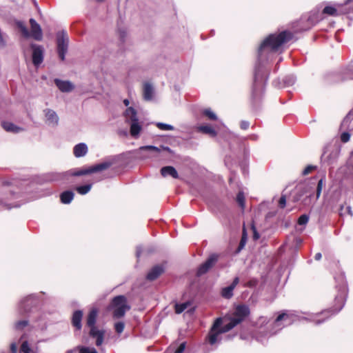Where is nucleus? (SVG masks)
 I'll list each match as a JSON object with an SVG mask.
<instances>
[{"label":"nucleus","mask_w":353,"mask_h":353,"mask_svg":"<svg viewBox=\"0 0 353 353\" xmlns=\"http://www.w3.org/2000/svg\"><path fill=\"white\" fill-rule=\"evenodd\" d=\"M292 39V34L288 31H283L279 34H270L260 46L259 57H261L263 52L270 50L277 51L279 48Z\"/></svg>","instance_id":"f257e3e1"},{"label":"nucleus","mask_w":353,"mask_h":353,"mask_svg":"<svg viewBox=\"0 0 353 353\" xmlns=\"http://www.w3.org/2000/svg\"><path fill=\"white\" fill-rule=\"evenodd\" d=\"M97 314L98 310L97 308H92L87 317V325L90 327V336L96 339V345L100 346L103 342L105 331L103 330H99L95 326Z\"/></svg>","instance_id":"f03ea898"},{"label":"nucleus","mask_w":353,"mask_h":353,"mask_svg":"<svg viewBox=\"0 0 353 353\" xmlns=\"http://www.w3.org/2000/svg\"><path fill=\"white\" fill-rule=\"evenodd\" d=\"M109 310H113V317L119 319L123 317L125 312L130 309L127 303L126 298L123 295L115 296L108 307Z\"/></svg>","instance_id":"7ed1b4c3"},{"label":"nucleus","mask_w":353,"mask_h":353,"mask_svg":"<svg viewBox=\"0 0 353 353\" xmlns=\"http://www.w3.org/2000/svg\"><path fill=\"white\" fill-rule=\"evenodd\" d=\"M125 116L127 119L131 121L130 129V135L134 138H138L142 130V125L139 121L136 110L132 107L128 108L125 110Z\"/></svg>","instance_id":"20e7f679"},{"label":"nucleus","mask_w":353,"mask_h":353,"mask_svg":"<svg viewBox=\"0 0 353 353\" xmlns=\"http://www.w3.org/2000/svg\"><path fill=\"white\" fill-rule=\"evenodd\" d=\"M57 37V51L61 61L65 60V56L68 51V37L65 31L59 32Z\"/></svg>","instance_id":"39448f33"},{"label":"nucleus","mask_w":353,"mask_h":353,"mask_svg":"<svg viewBox=\"0 0 353 353\" xmlns=\"http://www.w3.org/2000/svg\"><path fill=\"white\" fill-rule=\"evenodd\" d=\"M219 256L216 254H211L208 259L197 269L196 275L200 276L207 273L217 262Z\"/></svg>","instance_id":"423d86ee"},{"label":"nucleus","mask_w":353,"mask_h":353,"mask_svg":"<svg viewBox=\"0 0 353 353\" xmlns=\"http://www.w3.org/2000/svg\"><path fill=\"white\" fill-rule=\"evenodd\" d=\"M221 324L222 320L221 318L216 319L214 321L208 334V341L211 345L216 343L219 339V336L223 334L219 329Z\"/></svg>","instance_id":"0eeeda50"},{"label":"nucleus","mask_w":353,"mask_h":353,"mask_svg":"<svg viewBox=\"0 0 353 353\" xmlns=\"http://www.w3.org/2000/svg\"><path fill=\"white\" fill-rule=\"evenodd\" d=\"M31 48L32 50V63L36 67H38L43 61V48L41 46L32 44Z\"/></svg>","instance_id":"6e6552de"},{"label":"nucleus","mask_w":353,"mask_h":353,"mask_svg":"<svg viewBox=\"0 0 353 353\" xmlns=\"http://www.w3.org/2000/svg\"><path fill=\"white\" fill-rule=\"evenodd\" d=\"M250 308L245 305H240L236 307L234 316L232 317L235 321H239L241 323L249 314Z\"/></svg>","instance_id":"1a4fd4ad"},{"label":"nucleus","mask_w":353,"mask_h":353,"mask_svg":"<svg viewBox=\"0 0 353 353\" xmlns=\"http://www.w3.org/2000/svg\"><path fill=\"white\" fill-rule=\"evenodd\" d=\"M30 23L31 26V34H30V36L37 41H41L43 37L41 26L34 19H30Z\"/></svg>","instance_id":"9d476101"},{"label":"nucleus","mask_w":353,"mask_h":353,"mask_svg":"<svg viewBox=\"0 0 353 353\" xmlns=\"http://www.w3.org/2000/svg\"><path fill=\"white\" fill-rule=\"evenodd\" d=\"M239 282V277H235L232 284L221 290V296L225 299H230L233 296V290Z\"/></svg>","instance_id":"9b49d317"},{"label":"nucleus","mask_w":353,"mask_h":353,"mask_svg":"<svg viewBox=\"0 0 353 353\" xmlns=\"http://www.w3.org/2000/svg\"><path fill=\"white\" fill-rule=\"evenodd\" d=\"M54 83L57 88L63 92H71L74 88V85L69 81H62L56 79Z\"/></svg>","instance_id":"f8f14e48"},{"label":"nucleus","mask_w":353,"mask_h":353,"mask_svg":"<svg viewBox=\"0 0 353 353\" xmlns=\"http://www.w3.org/2000/svg\"><path fill=\"white\" fill-rule=\"evenodd\" d=\"M164 271L163 266L155 265L148 273L146 278L149 281H154L157 279Z\"/></svg>","instance_id":"ddd939ff"},{"label":"nucleus","mask_w":353,"mask_h":353,"mask_svg":"<svg viewBox=\"0 0 353 353\" xmlns=\"http://www.w3.org/2000/svg\"><path fill=\"white\" fill-rule=\"evenodd\" d=\"M45 114L49 125H56L58 124L59 117L54 111L47 109L45 110Z\"/></svg>","instance_id":"4468645a"},{"label":"nucleus","mask_w":353,"mask_h":353,"mask_svg":"<svg viewBox=\"0 0 353 353\" xmlns=\"http://www.w3.org/2000/svg\"><path fill=\"white\" fill-rule=\"evenodd\" d=\"M161 174L163 176H171L174 179H178L179 174L176 170L172 166H165L161 169Z\"/></svg>","instance_id":"2eb2a0df"},{"label":"nucleus","mask_w":353,"mask_h":353,"mask_svg":"<svg viewBox=\"0 0 353 353\" xmlns=\"http://www.w3.org/2000/svg\"><path fill=\"white\" fill-rule=\"evenodd\" d=\"M83 317V312L81 310H77L74 312L72 319V323L74 327H75L77 330H81V320Z\"/></svg>","instance_id":"dca6fc26"},{"label":"nucleus","mask_w":353,"mask_h":353,"mask_svg":"<svg viewBox=\"0 0 353 353\" xmlns=\"http://www.w3.org/2000/svg\"><path fill=\"white\" fill-rule=\"evenodd\" d=\"M73 152L76 157H81L87 154L88 147L86 144L81 143L74 146Z\"/></svg>","instance_id":"f3484780"},{"label":"nucleus","mask_w":353,"mask_h":353,"mask_svg":"<svg viewBox=\"0 0 353 353\" xmlns=\"http://www.w3.org/2000/svg\"><path fill=\"white\" fill-rule=\"evenodd\" d=\"M154 94V88L152 85L148 83H145L143 85V98L146 101H150L152 99Z\"/></svg>","instance_id":"a211bd4d"},{"label":"nucleus","mask_w":353,"mask_h":353,"mask_svg":"<svg viewBox=\"0 0 353 353\" xmlns=\"http://www.w3.org/2000/svg\"><path fill=\"white\" fill-rule=\"evenodd\" d=\"M60 198L63 203L68 204L72 201L74 193L72 191H65L61 194Z\"/></svg>","instance_id":"6ab92c4d"},{"label":"nucleus","mask_w":353,"mask_h":353,"mask_svg":"<svg viewBox=\"0 0 353 353\" xmlns=\"http://www.w3.org/2000/svg\"><path fill=\"white\" fill-rule=\"evenodd\" d=\"M2 127L7 132H19L22 130V129L19 127L16 126L12 123L10 122H3L2 123Z\"/></svg>","instance_id":"aec40b11"},{"label":"nucleus","mask_w":353,"mask_h":353,"mask_svg":"<svg viewBox=\"0 0 353 353\" xmlns=\"http://www.w3.org/2000/svg\"><path fill=\"white\" fill-rule=\"evenodd\" d=\"M238 324H239V321H235L232 318H231L230 321L228 323L225 324L222 327H221V326H220L219 329L221 330V332L225 333V332H227L231 330L232 328H234Z\"/></svg>","instance_id":"412c9836"},{"label":"nucleus","mask_w":353,"mask_h":353,"mask_svg":"<svg viewBox=\"0 0 353 353\" xmlns=\"http://www.w3.org/2000/svg\"><path fill=\"white\" fill-rule=\"evenodd\" d=\"M200 132H202L205 134H208L211 137H216V131L209 125H201L198 128Z\"/></svg>","instance_id":"4be33fe9"},{"label":"nucleus","mask_w":353,"mask_h":353,"mask_svg":"<svg viewBox=\"0 0 353 353\" xmlns=\"http://www.w3.org/2000/svg\"><path fill=\"white\" fill-rule=\"evenodd\" d=\"M353 119V109L349 112L345 119L343 120L341 127L345 129L349 128L350 121Z\"/></svg>","instance_id":"5701e85b"},{"label":"nucleus","mask_w":353,"mask_h":353,"mask_svg":"<svg viewBox=\"0 0 353 353\" xmlns=\"http://www.w3.org/2000/svg\"><path fill=\"white\" fill-rule=\"evenodd\" d=\"M289 318V315L285 312L280 314L274 322V326L277 327L279 330H281L282 327L280 325V322L283 320H286Z\"/></svg>","instance_id":"b1692460"},{"label":"nucleus","mask_w":353,"mask_h":353,"mask_svg":"<svg viewBox=\"0 0 353 353\" xmlns=\"http://www.w3.org/2000/svg\"><path fill=\"white\" fill-rule=\"evenodd\" d=\"M110 166V163L108 162L102 163L100 164L95 165L92 168V173L104 170Z\"/></svg>","instance_id":"393cba45"},{"label":"nucleus","mask_w":353,"mask_h":353,"mask_svg":"<svg viewBox=\"0 0 353 353\" xmlns=\"http://www.w3.org/2000/svg\"><path fill=\"white\" fill-rule=\"evenodd\" d=\"M186 347V343L183 342L181 343L177 348H175V346L172 345L170 347L169 351L173 352L172 353H183Z\"/></svg>","instance_id":"a878e982"},{"label":"nucleus","mask_w":353,"mask_h":353,"mask_svg":"<svg viewBox=\"0 0 353 353\" xmlns=\"http://www.w3.org/2000/svg\"><path fill=\"white\" fill-rule=\"evenodd\" d=\"M91 188H92V185L88 184V185L77 187L76 190L80 194H85L91 190Z\"/></svg>","instance_id":"bb28decb"},{"label":"nucleus","mask_w":353,"mask_h":353,"mask_svg":"<svg viewBox=\"0 0 353 353\" xmlns=\"http://www.w3.org/2000/svg\"><path fill=\"white\" fill-rule=\"evenodd\" d=\"M323 14H326L331 16H336L338 15L337 10L332 6H326L324 8L323 10Z\"/></svg>","instance_id":"cd10ccee"},{"label":"nucleus","mask_w":353,"mask_h":353,"mask_svg":"<svg viewBox=\"0 0 353 353\" xmlns=\"http://www.w3.org/2000/svg\"><path fill=\"white\" fill-rule=\"evenodd\" d=\"M189 305H190L189 302L176 304L175 305V312L176 314H181L188 307V306Z\"/></svg>","instance_id":"c85d7f7f"},{"label":"nucleus","mask_w":353,"mask_h":353,"mask_svg":"<svg viewBox=\"0 0 353 353\" xmlns=\"http://www.w3.org/2000/svg\"><path fill=\"white\" fill-rule=\"evenodd\" d=\"M21 351L23 353H34L33 350L30 348L29 343L27 341L22 343L21 346Z\"/></svg>","instance_id":"c756f323"},{"label":"nucleus","mask_w":353,"mask_h":353,"mask_svg":"<svg viewBox=\"0 0 353 353\" xmlns=\"http://www.w3.org/2000/svg\"><path fill=\"white\" fill-rule=\"evenodd\" d=\"M203 114L208 117L209 119L215 121L217 119L216 114L210 109H205L203 110Z\"/></svg>","instance_id":"7c9ffc66"},{"label":"nucleus","mask_w":353,"mask_h":353,"mask_svg":"<svg viewBox=\"0 0 353 353\" xmlns=\"http://www.w3.org/2000/svg\"><path fill=\"white\" fill-rule=\"evenodd\" d=\"M236 201L242 209L245 208V196L243 192H239L236 196Z\"/></svg>","instance_id":"2f4dec72"},{"label":"nucleus","mask_w":353,"mask_h":353,"mask_svg":"<svg viewBox=\"0 0 353 353\" xmlns=\"http://www.w3.org/2000/svg\"><path fill=\"white\" fill-rule=\"evenodd\" d=\"M79 353H98L94 347H79Z\"/></svg>","instance_id":"473e14b6"},{"label":"nucleus","mask_w":353,"mask_h":353,"mask_svg":"<svg viewBox=\"0 0 353 353\" xmlns=\"http://www.w3.org/2000/svg\"><path fill=\"white\" fill-rule=\"evenodd\" d=\"M139 151L148 150V151H152V152H160V149L159 148H157L156 146H153V145L141 146L139 148Z\"/></svg>","instance_id":"72a5a7b5"},{"label":"nucleus","mask_w":353,"mask_h":353,"mask_svg":"<svg viewBox=\"0 0 353 353\" xmlns=\"http://www.w3.org/2000/svg\"><path fill=\"white\" fill-rule=\"evenodd\" d=\"M157 126L159 129L161 130H173L174 127L171 125L163 123H157Z\"/></svg>","instance_id":"f704fd0d"},{"label":"nucleus","mask_w":353,"mask_h":353,"mask_svg":"<svg viewBox=\"0 0 353 353\" xmlns=\"http://www.w3.org/2000/svg\"><path fill=\"white\" fill-rule=\"evenodd\" d=\"M18 27L21 29V31L25 37H30V32L28 30L27 28L23 25L22 22L18 23Z\"/></svg>","instance_id":"c9c22d12"},{"label":"nucleus","mask_w":353,"mask_h":353,"mask_svg":"<svg viewBox=\"0 0 353 353\" xmlns=\"http://www.w3.org/2000/svg\"><path fill=\"white\" fill-rule=\"evenodd\" d=\"M124 327H125V325L123 322H117L114 325L115 331L118 334L122 333L124 330Z\"/></svg>","instance_id":"e433bc0d"},{"label":"nucleus","mask_w":353,"mask_h":353,"mask_svg":"<svg viewBox=\"0 0 353 353\" xmlns=\"http://www.w3.org/2000/svg\"><path fill=\"white\" fill-rule=\"evenodd\" d=\"M92 173V168H90L88 169H84L79 170L78 172H76L73 174L74 176H81L85 174H88Z\"/></svg>","instance_id":"4c0bfd02"},{"label":"nucleus","mask_w":353,"mask_h":353,"mask_svg":"<svg viewBox=\"0 0 353 353\" xmlns=\"http://www.w3.org/2000/svg\"><path fill=\"white\" fill-rule=\"evenodd\" d=\"M324 185V179H321L318 182V185H317V188H316V198L318 199L320 195H321V190H322V188H323V186Z\"/></svg>","instance_id":"58836bf2"},{"label":"nucleus","mask_w":353,"mask_h":353,"mask_svg":"<svg viewBox=\"0 0 353 353\" xmlns=\"http://www.w3.org/2000/svg\"><path fill=\"white\" fill-rule=\"evenodd\" d=\"M309 221V216L307 214H302L298 219L299 225H305Z\"/></svg>","instance_id":"ea45409f"},{"label":"nucleus","mask_w":353,"mask_h":353,"mask_svg":"<svg viewBox=\"0 0 353 353\" xmlns=\"http://www.w3.org/2000/svg\"><path fill=\"white\" fill-rule=\"evenodd\" d=\"M28 321L23 320V321H19L15 323V328L17 330H21L24 327L28 325Z\"/></svg>","instance_id":"a19ab883"},{"label":"nucleus","mask_w":353,"mask_h":353,"mask_svg":"<svg viewBox=\"0 0 353 353\" xmlns=\"http://www.w3.org/2000/svg\"><path fill=\"white\" fill-rule=\"evenodd\" d=\"M246 234H245V230L243 231V236H242V238H241V240L240 241V243H239V248H238V252H239L241 249H243L245 245V243H246Z\"/></svg>","instance_id":"79ce46f5"},{"label":"nucleus","mask_w":353,"mask_h":353,"mask_svg":"<svg viewBox=\"0 0 353 353\" xmlns=\"http://www.w3.org/2000/svg\"><path fill=\"white\" fill-rule=\"evenodd\" d=\"M350 139V134L348 132H343L341 135V140L343 143H347Z\"/></svg>","instance_id":"37998d69"},{"label":"nucleus","mask_w":353,"mask_h":353,"mask_svg":"<svg viewBox=\"0 0 353 353\" xmlns=\"http://www.w3.org/2000/svg\"><path fill=\"white\" fill-rule=\"evenodd\" d=\"M286 205V198L285 195H282L279 201V205L281 208H284Z\"/></svg>","instance_id":"c03bdc74"},{"label":"nucleus","mask_w":353,"mask_h":353,"mask_svg":"<svg viewBox=\"0 0 353 353\" xmlns=\"http://www.w3.org/2000/svg\"><path fill=\"white\" fill-rule=\"evenodd\" d=\"M315 169V167L314 166H312V165H308L307 166L303 171V175H307L309 173H310L313 170Z\"/></svg>","instance_id":"a18cd8bd"},{"label":"nucleus","mask_w":353,"mask_h":353,"mask_svg":"<svg viewBox=\"0 0 353 353\" xmlns=\"http://www.w3.org/2000/svg\"><path fill=\"white\" fill-rule=\"evenodd\" d=\"M241 128L243 130H247L249 128L250 123L248 121H242L241 122Z\"/></svg>","instance_id":"49530a36"},{"label":"nucleus","mask_w":353,"mask_h":353,"mask_svg":"<svg viewBox=\"0 0 353 353\" xmlns=\"http://www.w3.org/2000/svg\"><path fill=\"white\" fill-rule=\"evenodd\" d=\"M10 350L12 353H17V346L16 343H13L10 345Z\"/></svg>","instance_id":"de8ad7c7"},{"label":"nucleus","mask_w":353,"mask_h":353,"mask_svg":"<svg viewBox=\"0 0 353 353\" xmlns=\"http://www.w3.org/2000/svg\"><path fill=\"white\" fill-rule=\"evenodd\" d=\"M321 256H322L321 254L319 252V253H316V254H315L314 259H315L316 261H319V260H320V259H321Z\"/></svg>","instance_id":"09e8293b"},{"label":"nucleus","mask_w":353,"mask_h":353,"mask_svg":"<svg viewBox=\"0 0 353 353\" xmlns=\"http://www.w3.org/2000/svg\"><path fill=\"white\" fill-rule=\"evenodd\" d=\"M346 210H347V211L348 214L352 216V212L351 207L347 206V207L346 208Z\"/></svg>","instance_id":"8fccbe9b"},{"label":"nucleus","mask_w":353,"mask_h":353,"mask_svg":"<svg viewBox=\"0 0 353 353\" xmlns=\"http://www.w3.org/2000/svg\"><path fill=\"white\" fill-rule=\"evenodd\" d=\"M123 103L125 106H128L129 104H130V101L128 99H124L123 100Z\"/></svg>","instance_id":"3c124183"},{"label":"nucleus","mask_w":353,"mask_h":353,"mask_svg":"<svg viewBox=\"0 0 353 353\" xmlns=\"http://www.w3.org/2000/svg\"><path fill=\"white\" fill-rule=\"evenodd\" d=\"M259 238V234L256 232H254V239H258Z\"/></svg>","instance_id":"603ef678"},{"label":"nucleus","mask_w":353,"mask_h":353,"mask_svg":"<svg viewBox=\"0 0 353 353\" xmlns=\"http://www.w3.org/2000/svg\"><path fill=\"white\" fill-rule=\"evenodd\" d=\"M56 176H57V177H56V178H54V179H52V180H56V179H58V177L60 176V174H56Z\"/></svg>","instance_id":"864d4df0"},{"label":"nucleus","mask_w":353,"mask_h":353,"mask_svg":"<svg viewBox=\"0 0 353 353\" xmlns=\"http://www.w3.org/2000/svg\"><path fill=\"white\" fill-rule=\"evenodd\" d=\"M256 79H257V74H255V75H254V81H256Z\"/></svg>","instance_id":"5fc2aeb1"},{"label":"nucleus","mask_w":353,"mask_h":353,"mask_svg":"<svg viewBox=\"0 0 353 353\" xmlns=\"http://www.w3.org/2000/svg\"><path fill=\"white\" fill-rule=\"evenodd\" d=\"M351 1H352V0H347V1H346V2H345V3H347L350 2Z\"/></svg>","instance_id":"6e6d98bb"},{"label":"nucleus","mask_w":353,"mask_h":353,"mask_svg":"<svg viewBox=\"0 0 353 353\" xmlns=\"http://www.w3.org/2000/svg\"><path fill=\"white\" fill-rule=\"evenodd\" d=\"M66 353H72V351H68Z\"/></svg>","instance_id":"4d7b16f0"}]
</instances>
